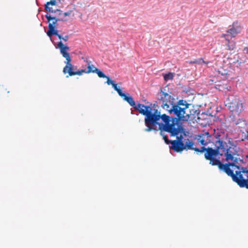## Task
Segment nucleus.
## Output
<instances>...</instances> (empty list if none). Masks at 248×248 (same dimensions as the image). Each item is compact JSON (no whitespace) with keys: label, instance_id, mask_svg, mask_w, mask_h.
Returning a JSON list of instances; mask_svg holds the SVG:
<instances>
[{"label":"nucleus","instance_id":"nucleus-27","mask_svg":"<svg viewBox=\"0 0 248 248\" xmlns=\"http://www.w3.org/2000/svg\"><path fill=\"white\" fill-rule=\"evenodd\" d=\"M105 78L107 79L106 83L108 85H112V86L113 84H114L115 83V82L114 80H112L108 76H107V78Z\"/></svg>","mask_w":248,"mask_h":248},{"label":"nucleus","instance_id":"nucleus-1","mask_svg":"<svg viewBox=\"0 0 248 248\" xmlns=\"http://www.w3.org/2000/svg\"><path fill=\"white\" fill-rule=\"evenodd\" d=\"M135 110L144 116L145 132L160 131V135H163L168 127L171 120L170 116L161 114L158 109L152 108L150 106H144V104L136 102L132 106Z\"/></svg>","mask_w":248,"mask_h":248},{"label":"nucleus","instance_id":"nucleus-37","mask_svg":"<svg viewBox=\"0 0 248 248\" xmlns=\"http://www.w3.org/2000/svg\"><path fill=\"white\" fill-rule=\"evenodd\" d=\"M143 101H144V102L145 103V104H147V102H148V101H146V100H144Z\"/></svg>","mask_w":248,"mask_h":248},{"label":"nucleus","instance_id":"nucleus-21","mask_svg":"<svg viewBox=\"0 0 248 248\" xmlns=\"http://www.w3.org/2000/svg\"><path fill=\"white\" fill-rule=\"evenodd\" d=\"M94 73H95L99 78H107V76H106L104 74V73L103 72H102V71H101L100 69H99L97 68H95V69H94Z\"/></svg>","mask_w":248,"mask_h":248},{"label":"nucleus","instance_id":"nucleus-31","mask_svg":"<svg viewBox=\"0 0 248 248\" xmlns=\"http://www.w3.org/2000/svg\"><path fill=\"white\" fill-rule=\"evenodd\" d=\"M79 75V76H81L82 75V73H81V72L80 70L75 71L74 76L75 75Z\"/></svg>","mask_w":248,"mask_h":248},{"label":"nucleus","instance_id":"nucleus-20","mask_svg":"<svg viewBox=\"0 0 248 248\" xmlns=\"http://www.w3.org/2000/svg\"><path fill=\"white\" fill-rule=\"evenodd\" d=\"M147 105H144V106H150L152 107V108L154 109H158L159 107H161V104L160 103V101L157 100L155 101L154 103H151V102H147Z\"/></svg>","mask_w":248,"mask_h":248},{"label":"nucleus","instance_id":"nucleus-12","mask_svg":"<svg viewBox=\"0 0 248 248\" xmlns=\"http://www.w3.org/2000/svg\"><path fill=\"white\" fill-rule=\"evenodd\" d=\"M157 99L160 101L161 107L165 109L169 113V109L173 101H175L174 98L167 93H165L160 88V92L157 94Z\"/></svg>","mask_w":248,"mask_h":248},{"label":"nucleus","instance_id":"nucleus-22","mask_svg":"<svg viewBox=\"0 0 248 248\" xmlns=\"http://www.w3.org/2000/svg\"><path fill=\"white\" fill-rule=\"evenodd\" d=\"M190 63H196V64H201L202 63H205V64H207L209 63V62H205V61H204V60L202 59V58H200V59H196V60H195L194 61H191L190 62Z\"/></svg>","mask_w":248,"mask_h":248},{"label":"nucleus","instance_id":"nucleus-41","mask_svg":"<svg viewBox=\"0 0 248 248\" xmlns=\"http://www.w3.org/2000/svg\"><path fill=\"white\" fill-rule=\"evenodd\" d=\"M240 161H242L243 160L242 159H240Z\"/></svg>","mask_w":248,"mask_h":248},{"label":"nucleus","instance_id":"nucleus-3","mask_svg":"<svg viewBox=\"0 0 248 248\" xmlns=\"http://www.w3.org/2000/svg\"><path fill=\"white\" fill-rule=\"evenodd\" d=\"M227 135V133L218 129H214L212 133L203 130L198 135V141L203 146L210 144L211 146H217L219 145Z\"/></svg>","mask_w":248,"mask_h":248},{"label":"nucleus","instance_id":"nucleus-8","mask_svg":"<svg viewBox=\"0 0 248 248\" xmlns=\"http://www.w3.org/2000/svg\"><path fill=\"white\" fill-rule=\"evenodd\" d=\"M45 16L47 19V22L48 23V29L46 32V34L50 38L51 41H52L51 37L55 34L58 35L59 31L58 30V22L60 21H65L66 20L63 18L59 17L56 16H53L49 13H46Z\"/></svg>","mask_w":248,"mask_h":248},{"label":"nucleus","instance_id":"nucleus-33","mask_svg":"<svg viewBox=\"0 0 248 248\" xmlns=\"http://www.w3.org/2000/svg\"><path fill=\"white\" fill-rule=\"evenodd\" d=\"M80 70H81V72L82 74L83 73H87V70H85V69H81Z\"/></svg>","mask_w":248,"mask_h":248},{"label":"nucleus","instance_id":"nucleus-11","mask_svg":"<svg viewBox=\"0 0 248 248\" xmlns=\"http://www.w3.org/2000/svg\"><path fill=\"white\" fill-rule=\"evenodd\" d=\"M190 108H177L175 109H169V114L174 115V116H170L171 122H188L189 116L186 113V109Z\"/></svg>","mask_w":248,"mask_h":248},{"label":"nucleus","instance_id":"nucleus-18","mask_svg":"<svg viewBox=\"0 0 248 248\" xmlns=\"http://www.w3.org/2000/svg\"><path fill=\"white\" fill-rule=\"evenodd\" d=\"M56 0H50L49 1H47L44 5L45 10L49 14L52 13L54 10H52V8L50 7V5L54 6L56 5Z\"/></svg>","mask_w":248,"mask_h":248},{"label":"nucleus","instance_id":"nucleus-6","mask_svg":"<svg viewBox=\"0 0 248 248\" xmlns=\"http://www.w3.org/2000/svg\"><path fill=\"white\" fill-rule=\"evenodd\" d=\"M225 106L232 112V115L235 117L239 116L240 113L244 110L242 101L233 95H229L225 101Z\"/></svg>","mask_w":248,"mask_h":248},{"label":"nucleus","instance_id":"nucleus-28","mask_svg":"<svg viewBox=\"0 0 248 248\" xmlns=\"http://www.w3.org/2000/svg\"><path fill=\"white\" fill-rule=\"evenodd\" d=\"M192 148H190L188 150H194L195 151H196V152L197 153H200V148H197V147H193V145H194V142L192 141Z\"/></svg>","mask_w":248,"mask_h":248},{"label":"nucleus","instance_id":"nucleus-17","mask_svg":"<svg viewBox=\"0 0 248 248\" xmlns=\"http://www.w3.org/2000/svg\"><path fill=\"white\" fill-rule=\"evenodd\" d=\"M234 23L232 24V27L229 29L227 31V34H223V36L226 38V37H229L231 39L232 37H234L236 35H237L238 33L240 32V30L238 28H234Z\"/></svg>","mask_w":248,"mask_h":248},{"label":"nucleus","instance_id":"nucleus-34","mask_svg":"<svg viewBox=\"0 0 248 248\" xmlns=\"http://www.w3.org/2000/svg\"><path fill=\"white\" fill-rule=\"evenodd\" d=\"M184 92H185L186 93H190L189 91H188V90L184 91Z\"/></svg>","mask_w":248,"mask_h":248},{"label":"nucleus","instance_id":"nucleus-40","mask_svg":"<svg viewBox=\"0 0 248 248\" xmlns=\"http://www.w3.org/2000/svg\"><path fill=\"white\" fill-rule=\"evenodd\" d=\"M247 133H248V134H247V137H248V131H247Z\"/></svg>","mask_w":248,"mask_h":248},{"label":"nucleus","instance_id":"nucleus-23","mask_svg":"<svg viewBox=\"0 0 248 248\" xmlns=\"http://www.w3.org/2000/svg\"><path fill=\"white\" fill-rule=\"evenodd\" d=\"M54 36L58 37V38L61 40L60 41H61L62 42V40L64 41L65 42H66L69 39V36L68 35H66L64 37H62V36L61 34L58 33V35L55 34Z\"/></svg>","mask_w":248,"mask_h":248},{"label":"nucleus","instance_id":"nucleus-19","mask_svg":"<svg viewBox=\"0 0 248 248\" xmlns=\"http://www.w3.org/2000/svg\"><path fill=\"white\" fill-rule=\"evenodd\" d=\"M230 38L226 37L225 39L227 41V43L225 45L226 46V49L229 50H232L235 48V43L233 41H230Z\"/></svg>","mask_w":248,"mask_h":248},{"label":"nucleus","instance_id":"nucleus-16","mask_svg":"<svg viewBox=\"0 0 248 248\" xmlns=\"http://www.w3.org/2000/svg\"><path fill=\"white\" fill-rule=\"evenodd\" d=\"M191 104L188 103L187 101L185 99H181L178 100L177 102H175L173 101V103L172 104V106H170V109H175L177 108H190Z\"/></svg>","mask_w":248,"mask_h":248},{"label":"nucleus","instance_id":"nucleus-26","mask_svg":"<svg viewBox=\"0 0 248 248\" xmlns=\"http://www.w3.org/2000/svg\"><path fill=\"white\" fill-rule=\"evenodd\" d=\"M52 13H56L57 15L56 16L59 17H60L61 15H63L62 11L59 9L54 10Z\"/></svg>","mask_w":248,"mask_h":248},{"label":"nucleus","instance_id":"nucleus-35","mask_svg":"<svg viewBox=\"0 0 248 248\" xmlns=\"http://www.w3.org/2000/svg\"><path fill=\"white\" fill-rule=\"evenodd\" d=\"M85 58H86V57H81V59H82V60H83L84 61V60L85 59Z\"/></svg>","mask_w":248,"mask_h":248},{"label":"nucleus","instance_id":"nucleus-30","mask_svg":"<svg viewBox=\"0 0 248 248\" xmlns=\"http://www.w3.org/2000/svg\"><path fill=\"white\" fill-rule=\"evenodd\" d=\"M84 62H86L88 64H91L92 62L91 61L88 60V57H86L85 59L84 60Z\"/></svg>","mask_w":248,"mask_h":248},{"label":"nucleus","instance_id":"nucleus-10","mask_svg":"<svg viewBox=\"0 0 248 248\" xmlns=\"http://www.w3.org/2000/svg\"><path fill=\"white\" fill-rule=\"evenodd\" d=\"M184 122H171L165 132L169 134L170 137L183 135V137H186L188 132L186 131L183 126Z\"/></svg>","mask_w":248,"mask_h":248},{"label":"nucleus","instance_id":"nucleus-5","mask_svg":"<svg viewBox=\"0 0 248 248\" xmlns=\"http://www.w3.org/2000/svg\"><path fill=\"white\" fill-rule=\"evenodd\" d=\"M56 48H60L61 53L66 60L64 62L66 65L63 69V73L64 74H68L69 76H74L75 70H74V68H75V66L71 63V58L69 53L67 52L70 48L69 47L60 41L58 44V47H56Z\"/></svg>","mask_w":248,"mask_h":248},{"label":"nucleus","instance_id":"nucleus-9","mask_svg":"<svg viewBox=\"0 0 248 248\" xmlns=\"http://www.w3.org/2000/svg\"><path fill=\"white\" fill-rule=\"evenodd\" d=\"M224 161L222 160L216 158L212 166H217L220 170L224 172L229 176L232 178L234 174V170L231 169V167H235L236 169H239V165H237L238 161H230L227 163H224Z\"/></svg>","mask_w":248,"mask_h":248},{"label":"nucleus","instance_id":"nucleus-36","mask_svg":"<svg viewBox=\"0 0 248 248\" xmlns=\"http://www.w3.org/2000/svg\"><path fill=\"white\" fill-rule=\"evenodd\" d=\"M77 66H75V68H74V70L77 71Z\"/></svg>","mask_w":248,"mask_h":248},{"label":"nucleus","instance_id":"nucleus-15","mask_svg":"<svg viewBox=\"0 0 248 248\" xmlns=\"http://www.w3.org/2000/svg\"><path fill=\"white\" fill-rule=\"evenodd\" d=\"M197 106L191 104L190 108L189 109V113L188 115L189 116V120H195L196 117L198 119H200L199 116L201 114V110L199 108H197ZM207 114L205 112H203L201 113V115Z\"/></svg>","mask_w":248,"mask_h":248},{"label":"nucleus","instance_id":"nucleus-13","mask_svg":"<svg viewBox=\"0 0 248 248\" xmlns=\"http://www.w3.org/2000/svg\"><path fill=\"white\" fill-rule=\"evenodd\" d=\"M200 148V153H204V157L207 160L210 161L209 164L213 165L216 158V155L218 154V146H210L205 147L203 146Z\"/></svg>","mask_w":248,"mask_h":248},{"label":"nucleus","instance_id":"nucleus-25","mask_svg":"<svg viewBox=\"0 0 248 248\" xmlns=\"http://www.w3.org/2000/svg\"><path fill=\"white\" fill-rule=\"evenodd\" d=\"M95 68L93 64H88L87 66V74L94 73V69H95Z\"/></svg>","mask_w":248,"mask_h":248},{"label":"nucleus","instance_id":"nucleus-2","mask_svg":"<svg viewBox=\"0 0 248 248\" xmlns=\"http://www.w3.org/2000/svg\"><path fill=\"white\" fill-rule=\"evenodd\" d=\"M239 149L238 145L232 141L227 134L218 146V154L216 155V158L227 162L238 161L239 158L236 156L239 155Z\"/></svg>","mask_w":248,"mask_h":248},{"label":"nucleus","instance_id":"nucleus-29","mask_svg":"<svg viewBox=\"0 0 248 248\" xmlns=\"http://www.w3.org/2000/svg\"><path fill=\"white\" fill-rule=\"evenodd\" d=\"M72 12V11L69 10L66 12L63 13V15L65 16H69L71 14Z\"/></svg>","mask_w":248,"mask_h":248},{"label":"nucleus","instance_id":"nucleus-7","mask_svg":"<svg viewBox=\"0 0 248 248\" xmlns=\"http://www.w3.org/2000/svg\"><path fill=\"white\" fill-rule=\"evenodd\" d=\"M238 170H235L232 179L241 188L248 189V169L239 165Z\"/></svg>","mask_w":248,"mask_h":248},{"label":"nucleus","instance_id":"nucleus-38","mask_svg":"<svg viewBox=\"0 0 248 248\" xmlns=\"http://www.w3.org/2000/svg\"><path fill=\"white\" fill-rule=\"evenodd\" d=\"M246 158L248 160V155H246Z\"/></svg>","mask_w":248,"mask_h":248},{"label":"nucleus","instance_id":"nucleus-14","mask_svg":"<svg viewBox=\"0 0 248 248\" xmlns=\"http://www.w3.org/2000/svg\"><path fill=\"white\" fill-rule=\"evenodd\" d=\"M112 88L117 92L118 94L131 107L134 105L135 101L134 100L133 98L128 93H123L120 87L118 85V84L116 83V82L113 84Z\"/></svg>","mask_w":248,"mask_h":248},{"label":"nucleus","instance_id":"nucleus-39","mask_svg":"<svg viewBox=\"0 0 248 248\" xmlns=\"http://www.w3.org/2000/svg\"><path fill=\"white\" fill-rule=\"evenodd\" d=\"M235 124H239V122H237L235 123Z\"/></svg>","mask_w":248,"mask_h":248},{"label":"nucleus","instance_id":"nucleus-24","mask_svg":"<svg viewBox=\"0 0 248 248\" xmlns=\"http://www.w3.org/2000/svg\"><path fill=\"white\" fill-rule=\"evenodd\" d=\"M173 78V74L172 73H169L164 76V79L165 81H168L170 79H172Z\"/></svg>","mask_w":248,"mask_h":248},{"label":"nucleus","instance_id":"nucleus-4","mask_svg":"<svg viewBox=\"0 0 248 248\" xmlns=\"http://www.w3.org/2000/svg\"><path fill=\"white\" fill-rule=\"evenodd\" d=\"M166 144H170L169 146L170 149L172 150L174 152L177 153H181L185 150H188L192 148V140L187 139L184 140L183 135L174 136L176 137V139L173 140H170L167 135H165L163 133V135H161Z\"/></svg>","mask_w":248,"mask_h":248},{"label":"nucleus","instance_id":"nucleus-32","mask_svg":"<svg viewBox=\"0 0 248 248\" xmlns=\"http://www.w3.org/2000/svg\"><path fill=\"white\" fill-rule=\"evenodd\" d=\"M243 52L245 54H248V47H245L243 49Z\"/></svg>","mask_w":248,"mask_h":248}]
</instances>
